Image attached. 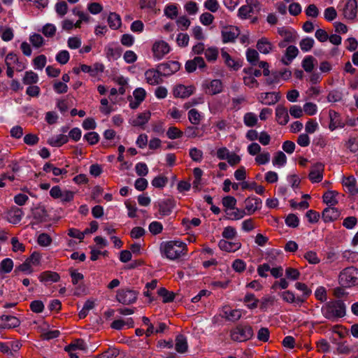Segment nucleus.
I'll list each match as a JSON object with an SVG mask.
<instances>
[{
    "mask_svg": "<svg viewBox=\"0 0 358 358\" xmlns=\"http://www.w3.org/2000/svg\"><path fill=\"white\" fill-rule=\"evenodd\" d=\"M22 81L24 85L36 84L38 81V76L32 71H26Z\"/></svg>",
    "mask_w": 358,
    "mask_h": 358,
    "instance_id": "48",
    "label": "nucleus"
},
{
    "mask_svg": "<svg viewBox=\"0 0 358 358\" xmlns=\"http://www.w3.org/2000/svg\"><path fill=\"white\" fill-rule=\"evenodd\" d=\"M159 213L162 216L169 215L175 206V203L172 199H164L157 202Z\"/></svg>",
    "mask_w": 358,
    "mask_h": 358,
    "instance_id": "16",
    "label": "nucleus"
},
{
    "mask_svg": "<svg viewBox=\"0 0 358 358\" xmlns=\"http://www.w3.org/2000/svg\"><path fill=\"white\" fill-rule=\"evenodd\" d=\"M246 58L252 65H256L259 60V53L254 49H248L246 51Z\"/></svg>",
    "mask_w": 358,
    "mask_h": 358,
    "instance_id": "61",
    "label": "nucleus"
},
{
    "mask_svg": "<svg viewBox=\"0 0 358 358\" xmlns=\"http://www.w3.org/2000/svg\"><path fill=\"white\" fill-rule=\"evenodd\" d=\"M151 51L153 59L159 61L170 52L171 47L163 40H156L152 43Z\"/></svg>",
    "mask_w": 358,
    "mask_h": 358,
    "instance_id": "4",
    "label": "nucleus"
},
{
    "mask_svg": "<svg viewBox=\"0 0 358 358\" xmlns=\"http://www.w3.org/2000/svg\"><path fill=\"white\" fill-rule=\"evenodd\" d=\"M50 195L53 199H59L62 203H67L73 199L75 193L68 189L62 190L59 186L56 185L50 189Z\"/></svg>",
    "mask_w": 358,
    "mask_h": 358,
    "instance_id": "8",
    "label": "nucleus"
},
{
    "mask_svg": "<svg viewBox=\"0 0 358 358\" xmlns=\"http://www.w3.org/2000/svg\"><path fill=\"white\" fill-rule=\"evenodd\" d=\"M55 12L59 17H64L68 12V5L64 1H59L55 6Z\"/></svg>",
    "mask_w": 358,
    "mask_h": 358,
    "instance_id": "59",
    "label": "nucleus"
},
{
    "mask_svg": "<svg viewBox=\"0 0 358 358\" xmlns=\"http://www.w3.org/2000/svg\"><path fill=\"white\" fill-rule=\"evenodd\" d=\"M194 90V87L192 85H178L173 89V95L175 97L184 99L192 95Z\"/></svg>",
    "mask_w": 358,
    "mask_h": 358,
    "instance_id": "20",
    "label": "nucleus"
},
{
    "mask_svg": "<svg viewBox=\"0 0 358 358\" xmlns=\"http://www.w3.org/2000/svg\"><path fill=\"white\" fill-rule=\"evenodd\" d=\"M243 122L246 127H255L258 122L257 115L252 112L246 113L243 116Z\"/></svg>",
    "mask_w": 358,
    "mask_h": 358,
    "instance_id": "44",
    "label": "nucleus"
},
{
    "mask_svg": "<svg viewBox=\"0 0 358 358\" xmlns=\"http://www.w3.org/2000/svg\"><path fill=\"white\" fill-rule=\"evenodd\" d=\"M221 57L225 65L231 70L237 71L241 66V64L232 58L224 48L221 50Z\"/></svg>",
    "mask_w": 358,
    "mask_h": 358,
    "instance_id": "23",
    "label": "nucleus"
},
{
    "mask_svg": "<svg viewBox=\"0 0 358 358\" xmlns=\"http://www.w3.org/2000/svg\"><path fill=\"white\" fill-rule=\"evenodd\" d=\"M202 89L206 94L215 95L223 90V84L219 79L205 80L202 83Z\"/></svg>",
    "mask_w": 358,
    "mask_h": 358,
    "instance_id": "9",
    "label": "nucleus"
},
{
    "mask_svg": "<svg viewBox=\"0 0 358 358\" xmlns=\"http://www.w3.org/2000/svg\"><path fill=\"white\" fill-rule=\"evenodd\" d=\"M273 165L277 167H282L287 163V157L282 151L277 152L273 158Z\"/></svg>",
    "mask_w": 358,
    "mask_h": 358,
    "instance_id": "45",
    "label": "nucleus"
},
{
    "mask_svg": "<svg viewBox=\"0 0 358 358\" xmlns=\"http://www.w3.org/2000/svg\"><path fill=\"white\" fill-rule=\"evenodd\" d=\"M206 66L204 59L201 57H195L185 64V69L188 73L194 72L196 68L203 69Z\"/></svg>",
    "mask_w": 358,
    "mask_h": 358,
    "instance_id": "24",
    "label": "nucleus"
},
{
    "mask_svg": "<svg viewBox=\"0 0 358 358\" xmlns=\"http://www.w3.org/2000/svg\"><path fill=\"white\" fill-rule=\"evenodd\" d=\"M188 119L192 124L197 125L200 123L201 115L197 110L193 108L188 112Z\"/></svg>",
    "mask_w": 358,
    "mask_h": 358,
    "instance_id": "55",
    "label": "nucleus"
},
{
    "mask_svg": "<svg viewBox=\"0 0 358 358\" xmlns=\"http://www.w3.org/2000/svg\"><path fill=\"white\" fill-rule=\"evenodd\" d=\"M158 294L163 298L164 303H169L173 301L175 294L172 292H169L166 289L162 287L158 290Z\"/></svg>",
    "mask_w": 358,
    "mask_h": 358,
    "instance_id": "54",
    "label": "nucleus"
},
{
    "mask_svg": "<svg viewBox=\"0 0 358 358\" xmlns=\"http://www.w3.org/2000/svg\"><path fill=\"white\" fill-rule=\"evenodd\" d=\"M161 248L168 259L173 260L185 254L187 245L180 241H170L164 243Z\"/></svg>",
    "mask_w": 358,
    "mask_h": 358,
    "instance_id": "2",
    "label": "nucleus"
},
{
    "mask_svg": "<svg viewBox=\"0 0 358 358\" xmlns=\"http://www.w3.org/2000/svg\"><path fill=\"white\" fill-rule=\"evenodd\" d=\"M262 200L259 198L247 199L245 200V210L248 215H251L260 208Z\"/></svg>",
    "mask_w": 358,
    "mask_h": 358,
    "instance_id": "28",
    "label": "nucleus"
},
{
    "mask_svg": "<svg viewBox=\"0 0 358 358\" xmlns=\"http://www.w3.org/2000/svg\"><path fill=\"white\" fill-rule=\"evenodd\" d=\"M339 283L346 287L358 285V269L354 266L344 268L339 274Z\"/></svg>",
    "mask_w": 358,
    "mask_h": 358,
    "instance_id": "3",
    "label": "nucleus"
},
{
    "mask_svg": "<svg viewBox=\"0 0 358 358\" xmlns=\"http://www.w3.org/2000/svg\"><path fill=\"white\" fill-rule=\"evenodd\" d=\"M138 293L132 289H119L116 294V299L118 302L129 305L136 302Z\"/></svg>",
    "mask_w": 358,
    "mask_h": 358,
    "instance_id": "10",
    "label": "nucleus"
},
{
    "mask_svg": "<svg viewBox=\"0 0 358 358\" xmlns=\"http://www.w3.org/2000/svg\"><path fill=\"white\" fill-rule=\"evenodd\" d=\"M6 216L7 220L10 223L16 224L21 221L24 216V213L20 208L13 207L8 211Z\"/></svg>",
    "mask_w": 358,
    "mask_h": 358,
    "instance_id": "26",
    "label": "nucleus"
},
{
    "mask_svg": "<svg viewBox=\"0 0 358 358\" xmlns=\"http://www.w3.org/2000/svg\"><path fill=\"white\" fill-rule=\"evenodd\" d=\"M295 287L296 289L302 292V294L298 296L299 298L303 299V303H304L311 294V290L305 283L299 282L295 283Z\"/></svg>",
    "mask_w": 358,
    "mask_h": 358,
    "instance_id": "43",
    "label": "nucleus"
},
{
    "mask_svg": "<svg viewBox=\"0 0 358 358\" xmlns=\"http://www.w3.org/2000/svg\"><path fill=\"white\" fill-rule=\"evenodd\" d=\"M70 59L69 52L67 50H60L56 55L55 59L60 64H66Z\"/></svg>",
    "mask_w": 358,
    "mask_h": 358,
    "instance_id": "62",
    "label": "nucleus"
},
{
    "mask_svg": "<svg viewBox=\"0 0 358 358\" xmlns=\"http://www.w3.org/2000/svg\"><path fill=\"white\" fill-rule=\"evenodd\" d=\"M282 299L289 303H294L296 305H301L303 303V299L299 298V296L295 295L292 291L287 290L280 293Z\"/></svg>",
    "mask_w": 358,
    "mask_h": 358,
    "instance_id": "31",
    "label": "nucleus"
},
{
    "mask_svg": "<svg viewBox=\"0 0 358 358\" xmlns=\"http://www.w3.org/2000/svg\"><path fill=\"white\" fill-rule=\"evenodd\" d=\"M258 100L264 105H273L280 99V95L277 92H264L259 94Z\"/></svg>",
    "mask_w": 358,
    "mask_h": 358,
    "instance_id": "19",
    "label": "nucleus"
},
{
    "mask_svg": "<svg viewBox=\"0 0 358 358\" xmlns=\"http://www.w3.org/2000/svg\"><path fill=\"white\" fill-rule=\"evenodd\" d=\"M133 98L130 96L128 99L129 101V107L131 109L137 108L141 103L145 100L146 96V92L142 87H138L133 92Z\"/></svg>",
    "mask_w": 358,
    "mask_h": 358,
    "instance_id": "13",
    "label": "nucleus"
},
{
    "mask_svg": "<svg viewBox=\"0 0 358 358\" xmlns=\"http://www.w3.org/2000/svg\"><path fill=\"white\" fill-rule=\"evenodd\" d=\"M240 241L231 242L227 240L222 239L218 243L220 249L227 252H234L241 248Z\"/></svg>",
    "mask_w": 358,
    "mask_h": 358,
    "instance_id": "22",
    "label": "nucleus"
},
{
    "mask_svg": "<svg viewBox=\"0 0 358 358\" xmlns=\"http://www.w3.org/2000/svg\"><path fill=\"white\" fill-rule=\"evenodd\" d=\"M162 76H163L159 69L157 70L150 69L145 72V78L147 83L151 85H155L159 84L162 81Z\"/></svg>",
    "mask_w": 358,
    "mask_h": 358,
    "instance_id": "18",
    "label": "nucleus"
},
{
    "mask_svg": "<svg viewBox=\"0 0 358 358\" xmlns=\"http://www.w3.org/2000/svg\"><path fill=\"white\" fill-rule=\"evenodd\" d=\"M285 275L287 279L294 281L299 279L301 273L296 268L287 267L285 269Z\"/></svg>",
    "mask_w": 358,
    "mask_h": 358,
    "instance_id": "58",
    "label": "nucleus"
},
{
    "mask_svg": "<svg viewBox=\"0 0 358 358\" xmlns=\"http://www.w3.org/2000/svg\"><path fill=\"white\" fill-rule=\"evenodd\" d=\"M80 70L84 73H88L91 76L95 77L99 73L103 72V66L100 64H95L92 67L86 64H82Z\"/></svg>",
    "mask_w": 358,
    "mask_h": 358,
    "instance_id": "36",
    "label": "nucleus"
},
{
    "mask_svg": "<svg viewBox=\"0 0 358 358\" xmlns=\"http://www.w3.org/2000/svg\"><path fill=\"white\" fill-rule=\"evenodd\" d=\"M69 141V137L64 134H57L50 137L48 143L52 147H60Z\"/></svg>",
    "mask_w": 358,
    "mask_h": 358,
    "instance_id": "34",
    "label": "nucleus"
},
{
    "mask_svg": "<svg viewBox=\"0 0 358 358\" xmlns=\"http://www.w3.org/2000/svg\"><path fill=\"white\" fill-rule=\"evenodd\" d=\"M342 183L347 188L348 192L352 195L358 194V187L357 186V180L352 176L344 177Z\"/></svg>",
    "mask_w": 358,
    "mask_h": 358,
    "instance_id": "27",
    "label": "nucleus"
},
{
    "mask_svg": "<svg viewBox=\"0 0 358 358\" xmlns=\"http://www.w3.org/2000/svg\"><path fill=\"white\" fill-rule=\"evenodd\" d=\"M29 41L31 45L36 48H38L43 46L45 44V40L43 36L38 34H32L29 36Z\"/></svg>",
    "mask_w": 358,
    "mask_h": 358,
    "instance_id": "49",
    "label": "nucleus"
},
{
    "mask_svg": "<svg viewBox=\"0 0 358 358\" xmlns=\"http://www.w3.org/2000/svg\"><path fill=\"white\" fill-rule=\"evenodd\" d=\"M222 39L224 43L234 41L239 34V30L234 26L224 27L221 31Z\"/></svg>",
    "mask_w": 358,
    "mask_h": 358,
    "instance_id": "14",
    "label": "nucleus"
},
{
    "mask_svg": "<svg viewBox=\"0 0 358 358\" xmlns=\"http://www.w3.org/2000/svg\"><path fill=\"white\" fill-rule=\"evenodd\" d=\"M314 40L312 38L306 37L299 43V46L303 52H308L314 45Z\"/></svg>",
    "mask_w": 358,
    "mask_h": 358,
    "instance_id": "57",
    "label": "nucleus"
},
{
    "mask_svg": "<svg viewBox=\"0 0 358 358\" xmlns=\"http://www.w3.org/2000/svg\"><path fill=\"white\" fill-rule=\"evenodd\" d=\"M329 117L330 119L329 129L331 131H334L337 128L344 127V124L342 122L338 113L336 112L335 110H330L329 111Z\"/></svg>",
    "mask_w": 358,
    "mask_h": 358,
    "instance_id": "25",
    "label": "nucleus"
},
{
    "mask_svg": "<svg viewBox=\"0 0 358 358\" xmlns=\"http://www.w3.org/2000/svg\"><path fill=\"white\" fill-rule=\"evenodd\" d=\"M275 117L280 124L285 125L289 120L287 110L283 106H278L275 109Z\"/></svg>",
    "mask_w": 358,
    "mask_h": 358,
    "instance_id": "32",
    "label": "nucleus"
},
{
    "mask_svg": "<svg viewBox=\"0 0 358 358\" xmlns=\"http://www.w3.org/2000/svg\"><path fill=\"white\" fill-rule=\"evenodd\" d=\"M107 21L110 28L114 30L119 29L122 24L121 17L116 13H110Z\"/></svg>",
    "mask_w": 358,
    "mask_h": 358,
    "instance_id": "38",
    "label": "nucleus"
},
{
    "mask_svg": "<svg viewBox=\"0 0 358 358\" xmlns=\"http://www.w3.org/2000/svg\"><path fill=\"white\" fill-rule=\"evenodd\" d=\"M257 48L261 53L267 55L272 51L273 45L268 38H262L257 41Z\"/></svg>",
    "mask_w": 358,
    "mask_h": 358,
    "instance_id": "35",
    "label": "nucleus"
},
{
    "mask_svg": "<svg viewBox=\"0 0 358 358\" xmlns=\"http://www.w3.org/2000/svg\"><path fill=\"white\" fill-rule=\"evenodd\" d=\"M20 322L18 318L12 315H2L0 317V328L11 329L20 325Z\"/></svg>",
    "mask_w": 358,
    "mask_h": 358,
    "instance_id": "21",
    "label": "nucleus"
},
{
    "mask_svg": "<svg viewBox=\"0 0 358 358\" xmlns=\"http://www.w3.org/2000/svg\"><path fill=\"white\" fill-rule=\"evenodd\" d=\"M252 336L253 330L250 326L238 325L231 331V338L234 341H245Z\"/></svg>",
    "mask_w": 358,
    "mask_h": 358,
    "instance_id": "5",
    "label": "nucleus"
},
{
    "mask_svg": "<svg viewBox=\"0 0 358 358\" xmlns=\"http://www.w3.org/2000/svg\"><path fill=\"white\" fill-rule=\"evenodd\" d=\"M219 55L218 48L215 47H210L206 49L204 51V55L206 59L209 62H215Z\"/></svg>",
    "mask_w": 358,
    "mask_h": 358,
    "instance_id": "46",
    "label": "nucleus"
},
{
    "mask_svg": "<svg viewBox=\"0 0 358 358\" xmlns=\"http://www.w3.org/2000/svg\"><path fill=\"white\" fill-rule=\"evenodd\" d=\"M216 156L220 160H227L229 165L235 166L241 161V157L235 152H231L226 147H221L217 150Z\"/></svg>",
    "mask_w": 358,
    "mask_h": 358,
    "instance_id": "6",
    "label": "nucleus"
},
{
    "mask_svg": "<svg viewBox=\"0 0 358 358\" xmlns=\"http://www.w3.org/2000/svg\"><path fill=\"white\" fill-rule=\"evenodd\" d=\"M164 13L166 17L169 19L173 20L178 15V6L175 3L167 4L164 10Z\"/></svg>",
    "mask_w": 358,
    "mask_h": 358,
    "instance_id": "42",
    "label": "nucleus"
},
{
    "mask_svg": "<svg viewBox=\"0 0 358 358\" xmlns=\"http://www.w3.org/2000/svg\"><path fill=\"white\" fill-rule=\"evenodd\" d=\"M299 53L298 48L294 45H289L287 48L281 62L285 65L289 64Z\"/></svg>",
    "mask_w": 358,
    "mask_h": 358,
    "instance_id": "29",
    "label": "nucleus"
},
{
    "mask_svg": "<svg viewBox=\"0 0 358 358\" xmlns=\"http://www.w3.org/2000/svg\"><path fill=\"white\" fill-rule=\"evenodd\" d=\"M270 153L267 151H263L256 156L255 161L259 165H264L268 164L270 161Z\"/></svg>",
    "mask_w": 358,
    "mask_h": 358,
    "instance_id": "53",
    "label": "nucleus"
},
{
    "mask_svg": "<svg viewBox=\"0 0 358 358\" xmlns=\"http://www.w3.org/2000/svg\"><path fill=\"white\" fill-rule=\"evenodd\" d=\"M345 303L339 300L330 301L325 303L321 308L322 315L330 320L334 321L345 315Z\"/></svg>",
    "mask_w": 358,
    "mask_h": 358,
    "instance_id": "1",
    "label": "nucleus"
},
{
    "mask_svg": "<svg viewBox=\"0 0 358 358\" xmlns=\"http://www.w3.org/2000/svg\"><path fill=\"white\" fill-rule=\"evenodd\" d=\"M4 62L5 65L14 66L18 72H21L27 68V60L20 59L14 52H10L6 55Z\"/></svg>",
    "mask_w": 358,
    "mask_h": 358,
    "instance_id": "7",
    "label": "nucleus"
},
{
    "mask_svg": "<svg viewBox=\"0 0 358 358\" xmlns=\"http://www.w3.org/2000/svg\"><path fill=\"white\" fill-rule=\"evenodd\" d=\"M340 212L334 206L326 208L322 212V219L325 222H332L338 219Z\"/></svg>",
    "mask_w": 358,
    "mask_h": 358,
    "instance_id": "30",
    "label": "nucleus"
},
{
    "mask_svg": "<svg viewBox=\"0 0 358 358\" xmlns=\"http://www.w3.org/2000/svg\"><path fill=\"white\" fill-rule=\"evenodd\" d=\"M224 315L227 320L235 322L242 316V310L240 309L226 310Z\"/></svg>",
    "mask_w": 358,
    "mask_h": 358,
    "instance_id": "47",
    "label": "nucleus"
},
{
    "mask_svg": "<svg viewBox=\"0 0 358 358\" xmlns=\"http://www.w3.org/2000/svg\"><path fill=\"white\" fill-rule=\"evenodd\" d=\"M253 12V8L251 5L242 6L238 9V16L241 19H246L250 16V14Z\"/></svg>",
    "mask_w": 358,
    "mask_h": 358,
    "instance_id": "64",
    "label": "nucleus"
},
{
    "mask_svg": "<svg viewBox=\"0 0 358 358\" xmlns=\"http://www.w3.org/2000/svg\"><path fill=\"white\" fill-rule=\"evenodd\" d=\"M47 62L46 57L44 55H41L35 57L33 60V64L35 69L42 70Z\"/></svg>",
    "mask_w": 358,
    "mask_h": 358,
    "instance_id": "60",
    "label": "nucleus"
},
{
    "mask_svg": "<svg viewBox=\"0 0 358 358\" xmlns=\"http://www.w3.org/2000/svg\"><path fill=\"white\" fill-rule=\"evenodd\" d=\"M343 14L348 20H354L357 14V2L356 0H348L343 9Z\"/></svg>",
    "mask_w": 358,
    "mask_h": 358,
    "instance_id": "15",
    "label": "nucleus"
},
{
    "mask_svg": "<svg viewBox=\"0 0 358 358\" xmlns=\"http://www.w3.org/2000/svg\"><path fill=\"white\" fill-rule=\"evenodd\" d=\"M41 31L45 37L52 38L55 35L57 28L55 24L47 23L42 27Z\"/></svg>",
    "mask_w": 358,
    "mask_h": 358,
    "instance_id": "50",
    "label": "nucleus"
},
{
    "mask_svg": "<svg viewBox=\"0 0 358 358\" xmlns=\"http://www.w3.org/2000/svg\"><path fill=\"white\" fill-rule=\"evenodd\" d=\"M168 182V178L165 176H159L153 178L152 185L156 188H163Z\"/></svg>",
    "mask_w": 358,
    "mask_h": 358,
    "instance_id": "63",
    "label": "nucleus"
},
{
    "mask_svg": "<svg viewBox=\"0 0 358 358\" xmlns=\"http://www.w3.org/2000/svg\"><path fill=\"white\" fill-rule=\"evenodd\" d=\"M243 301L250 309L256 308L259 303V300L255 298L253 294H247L244 297Z\"/></svg>",
    "mask_w": 358,
    "mask_h": 358,
    "instance_id": "51",
    "label": "nucleus"
},
{
    "mask_svg": "<svg viewBox=\"0 0 358 358\" xmlns=\"http://www.w3.org/2000/svg\"><path fill=\"white\" fill-rule=\"evenodd\" d=\"M278 33L284 38L285 42H293L296 38L295 31L290 28L285 27L278 28Z\"/></svg>",
    "mask_w": 358,
    "mask_h": 358,
    "instance_id": "37",
    "label": "nucleus"
},
{
    "mask_svg": "<svg viewBox=\"0 0 358 358\" xmlns=\"http://www.w3.org/2000/svg\"><path fill=\"white\" fill-rule=\"evenodd\" d=\"M180 64L177 61H168L158 66L159 71L164 76H171L179 71Z\"/></svg>",
    "mask_w": 358,
    "mask_h": 358,
    "instance_id": "12",
    "label": "nucleus"
},
{
    "mask_svg": "<svg viewBox=\"0 0 358 358\" xmlns=\"http://www.w3.org/2000/svg\"><path fill=\"white\" fill-rule=\"evenodd\" d=\"M222 236L224 240L233 239L237 236L236 229L235 227L231 226L226 227L222 231Z\"/></svg>",
    "mask_w": 358,
    "mask_h": 358,
    "instance_id": "56",
    "label": "nucleus"
},
{
    "mask_svg": "<svg viewBox=\"0 0 358 358\" xmlns=\"http://www.w3.org/2000/svg\"><path fill=\"white\" fill-rule=\"evenodd\" d=\"M13 268V262L10 258L3 259L0 263V271L3 273H10Z\"/></svg>",
    "mask_w": 358,
    "mask_h": 358,
    "instance_id": "52",
    "label": "nucleus"
},
{
    "mask_svg": "<svg viewBox=\"0 0 358 358\" xmlns=\"http://www.w3.org/2000/svg\"><path fill=\"white\" fill-rule=\"evenodd\" d=\"M187 338L183 335H178L176 338L175 349L178 353H184L187 350Z\"/></svg>",
    "mask_w": 358,
    "mask_h": 358,
    "instance_id": "39",
    "label": "nucleus"
},
{
    "mask_svg": "<svg viewBox=\"0 0 358 358\" xmlns=\"http://www.w3.org/2000/svg\"><path fill=\"white\" fill-rule=\"evenodd\" d=\"M59 275L52 271H45L39 276L40 281L44 282H56L59 281Z\"/></svg>",
    "mask_w": 358,
    "mask_h": 358,
    "instance_id": "40",
    "label": "nucleus"
},
{
    "mask_svg": "<svg viewBox=\"0 0 358 358\" xmlns=\"http://www.w3.org/2000/svg\"><path fill=\"white\" fill-rule=\"evenodd\" d=\"M324 165L321 162L314 164L310 169L308 176L309 180L313 183L320 182L323 179Z\"/></svg>",
    "mask_w": 358,
    "mask_h": 358,
    "instance_id": "11",
    "label": "nucleus"
},
{
    "mask_svg": "<svg viewBox=\"0 0 358 358\" xmlns=\"http://www.w3.org/2000/svg\"><path fill=\"white\" fill-rule=\"evenodd\" d=\"M266 259L271 266L280 264L282 262L283 255L281 250L276 249H271L266 253Z\"/></svg>",
    "mask_w": 358,
    "mask_h": 358,
    "instance_id": "17",
    "label": "nucleus"
},
{
    "mask_svg": "<svg viewBox=\"0 0 358 358\" xmlns=\"http://www.w3.org/2000/svg\"><path fill=\"white\" fill-rule=\"evenodd\" d=\"M151 113L150 111H144L139 113L135 118L131 120V124L135 127H141L145 124L150 120Z\"/></svg>",
    "mask_w": 358,
    "mask_h": 358,
    "instance_id": "33",
    "label": "nucleus"
},
{
    "mask_svg": "<svg viewBox=\"0 0 358 358\" xmlns=\"http://www.w3.org/2000/svg\"><path fill=\"white\" fill-rule=\"evenodd\" d=\"M337 195V192L329 190L324 194L323 201L329 206H334L338 203Z\"/></svg>",
    "mask_w": 358,
    "mask_h": 358,
    "instance_id": "41",
    "label": "nucleus"
}]
</instances>
